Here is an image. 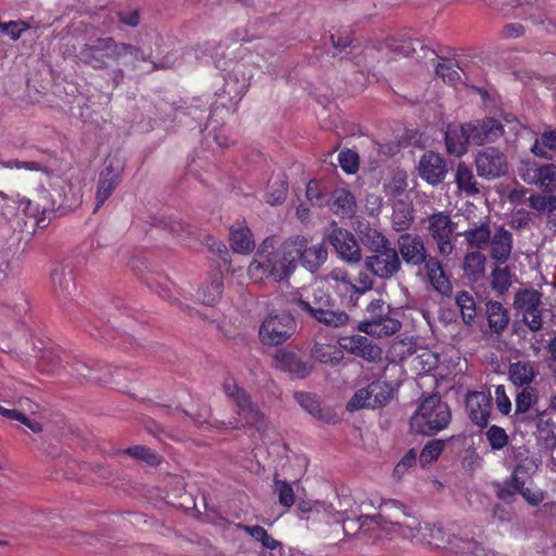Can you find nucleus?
Segmentation results:
<instances>
[{"label": "nucleus", "instance_id": "obj_1", "mask_svg": "<svg viewBox=\"0 0 556 556\" xmlns=\"http://www.w3.org/2000/svg\"><path fill=\"white\" fill-rule=\"evenodd\" d=\"M77 64L96 71L111 70L114 86L124 78V67L135 68L138 61L143 60L142 51L125 42H118L113 37L90 38L77 49Z\"/></svg>", "mask_w": 556, "mask_h": 556}, {"label": "nucleus", "instance_id": "obj_2", "mask_svg": "<svg viewBox=\"0 0 556 556\" xmlns=\"http://www.w3.org/2000/svg\"><path fill=\"white\" fill-rule=\"evenodd\" d=\"M396 250L405 265L412 268H424V275L432 289L444 296L452 294L450 277L443 268V261L438 255H431L425 239L414 232H404L396 240Z\"/></svg>", "mask_w": 556, "mask_h": 556}, {"label": "nucleus", "instance_id": "obj_3", "mask_svg": "<svg viewBox=\"0 0 556 556\" xmlns=\"http://www.w3.org/2000/svg\"><path fill=\"white\" fill-rule=\"evenodd\" d=\"M276 243L275 237H267L262 242L248 267L251 279L255 281L271 279L280 282L294 273V258L288 239L279 245Z\"/></svg>", "mask_w": 556, "mask_h": 556}, {"label": "nucleus", "instance_id": "obj_4", "mask_svg": "<svg viewBox=\"0 0 556 556\" xmlns=\"http://www.w3.org/2000/svg\"><path fill=\"white\" fill-rule=\"evenodd\" d=\"M52 193L45 188L38 191V200H27L25 212L36 219L39 228L47 226L46 219L56 212L63 214L73 210L81 202L80 191L68 180L54 177L50 184Z\"/></svg>", "mask_w": 556, "mask_h": 556}, {"label": "nucleus", "instance_id": "obj_5", "mask_svg": "<svg viewBox=\"0 0 556 556\" xmlns=\"http://www.w3.org/2000/svg\"><path fill=\"white\" fill-rule=\"evenodd\" d=\"M291 304L300 312L306 313L309 317L328 327H342L349 321V315L344 311L334 309L331 295L323 288L313 289L305 296L292 298Z\"/></svg>", "mask_w": 556, "mask_h": 556}, {"label": "nucleus", "instance_id": "obj_6", "mask_svg": "<svg viewBox=\"0 0 556 556\" xmlns=\"http://www.w3.org/2000/svg\"><path fill=\"white\" fill-rule=\"evenodd\" d=\"M452 420L448 405L438 394L424 399L410 417L412 430L425 435H435L447 428Z\"/></svg>", "mask_w": 556, "mask_h": 556}, {"label": "nucleus", "instance_id": "obj_7", "mask_svg": "<svg viewBox=\"0 0 556 556\" xmlns=\"http://www.w3.org/2000/svg\"><path fill=\"white\" fill-rule=\"evenodd\" d=\"M401 327L391 306L382 299H375L366 306V317L358 325L359 331L378 338L390 337Z\"/></svg>", "mask_w": 556, "mask_h": 556}, {"label": "nucleus", "instance_id": "obj_8", "mask_svg": "<svg viewBox=\"0 0 556 556\" xmlns=\"http://www.w3.org/2000/svg\"><path fill=\"white\" fill-rule=\"evenodd\" d=\"M223 391L235 405V412L243 425L264 432L267 429V420L264 413L252 401L251 395L233 381H226Z\"/></svg>", "mask_w": 556, "mask_h": 556}, {"label": "nucleus", "instance_id": "obj_9", "mask_svg": "<svg viewBox=\"0 0 556 556\" xmlns=\"http://www.w3.org/2000/svg\"><path fill=\"white\" fill-rule=\"evenodd\" d=\"M417 543L428 544L438 548L452 545L457 548L462 556H496L475 540H463L457 536L451 538L443 528L429 525L424 527Z\"/></svg>", "mask_w": 556, "mask_h": 556}, {"label": "nucleus", "instance_id": "obj_10", "mask_svg": "<svg viewBox=\"0 0 556 556\" xmlns=\"http://www.w3.org/2000/svg\"><path fill=\"white\" fill-rule=\"evenodd\" d=\"M456 224L445 212H437L428 216V233L437 247L438 256L444 262L450 261L454 253Z\"/></svg>", "mask_w": 556, "mask_h": 556}, {"label": "nucleus", "instance_id": "obj_11", "mask_svg": "<svg viewBox=\"0 0 556 556\" xmlns=\"http://www.w3.org/2000/svg\"><path fill=\"white\" fill-rule=\"evenodd\" d=\"M295 268L301 265L306 270L315 274L327 261L328 252L324 242L313 244L304 236L295 235L288 238Z\"/></svg>", "mask_w": 556, "mask_h": 556}, {"label": "nucleus", "instance_id": "obj_12", "mask_svg": "<svg viewBox=\"0 0 556 556\" xmlns=\"http://www.w3.org/2000/svg\"><path fill=\"white\" fill-rule=\"evenodd\" d=\"M296 330V321L289 313L269 314L260 326V341L267 346H277L289 340Z\"/></svg>", "mask_w": 556, "mask_h": 556}, {"label": "nucleus", "instance_id": "obj_13", "mask_svg": "<svg viewBox=\"0 0 556 556\" xmlns=\"http://www.w3.org/2000/svg\"><path fill=\"white\" fill-rule=\"evenodd\" d=\"M392 399V388L386 381L375 380L366 388L354 393L346 404L349 412L362 408H380L386 406Z\"/></svg>", "mask_w": 556, "mask_h": 556}, {"label": "nucleus", "instance_id": "obj_14", "mask_svg": "<svg viewBox=\"0 0 556 556\" xmlns=\"http://www.w3.org/2000/svg\"><path fill=\"white\" fill-rule=\"evenodd\" d=\"M365 267L374 276L388 280L401 271L402 263L396 248L390 244L379 252L366 256Z\"/></svg>", "mask_w": 556, "mask_h": 556}, {"label": "nucleus", "instance_id": "obj_15", "mask_svg": "<svg viewBox=\"0 0 556 556\" xmlns=\"http://www.w3.org/2000/svg\"><path fill=\"white\" fill-rule=\"evenodd\" d=\"M475 164L477 174L488 180L505 176L508 172L507 156L500 149L493 147L479 151Z\"/></svg>", "mask_w": 556, "mask_h": 556}, {"label": "nucleus", "instance_id": "obj_16", "mask_svg": "<svg viewBox=\"0 0 556 556\" xmlns=\"http://www.w3.org/2000/svg\"><path fill=\"white\" fill-rule=\"evenodd\" d=\"M329 285L340 300V303L348 308L358 306L361 291L346 269L333 268L328 275Z\"/></svg>", "mask_w": 556, "mask_h": 556}, {"label": "nucleus", "instance_id": "obj_17", "mask_svg": "<svg viewBox=\"0 0 556 556\" xmlns=\"http://www.w3.org/2000/svg\"><path fill=\"white\" fill-rule=\"evenodd\" d=\"M328 241L346 264H357L362 261L359 244L350 230L337 227L328 235Z\"/></svg>", "mask_w": 556, "mask_h": 556}, {"label": "nucleus", "instance_id": "obj_18", "mask_svg": "<svg viewBox=\"0 0 556 556\" xmlns=\"http://www.w3.org/2000/svg\"><path fill=\"white\" fill-rule=\"evenodd\" d=\"M465 129L468 131L470 143L473 146L494 142L504 134L502 123L494 117H485L465 123Z\"/></svg>", "mask_w": 556, "mask_h": 556}, {"label": "nucleus", "instance_id": "obj_19", "mask_svg": "<svg viewBox=\"0 0 556 556\" xmlns=\"http://www.w3.org/2000/svg\"><path fill=\"white\" fill-rule=\"evenodd\" d=\"M492 397L490 392L470 391L466 395L465 407L470 421L485 428L490 420Z\"/></svg>", "mask_w": 556, "mask_h": 556}, {"label": "nucleus", "instance_id": "obj_20", "mask_svg": "<svg viewBox=\"0 0 556 556\" xmlns=\"http://www.w3.org/2000/svg\"><path fill=\"white\" fill-rule=\"evenodd\" d=\"M417 169L419 177L431 186L443 182L448 172L446 160L433 151L422 154Z\"/></svg>", "mask_w": 556, "mask_h": 556}, {"label": "nucleus", "instance_id": "obj_21", "mask_svg": "<svg viewBox=\"0 0 556 556\" xmlns=\"http://www.w3.org/2000/svg\"><path fill=\"white\" fill-rule=\"evenodd\" d=\"M343 531L348 534L371 538L378 531L380 522L378 516L362 515L354 510L342 511Z\"/></svg>", "mask_w": 556, "mask_h": 556}, {"label": "nucleus", "instance_id": "obj_22", "mask_svg": "<svg viewBox=\"0 0 556 556\" xmlns=\"http://www.w3.org/2000/svg\"><path fill=\"white\" fill-rule=\"evenodd\" d=\"M341 345L350 353L368 362L381 359L382 350L367 337L361 334L348 337L343 339Z\"/></svg>", "mask_w": 556, "mask_h": 556}, {"label": "nucleus", "instance_id": "obj_23", "mask_svg": "<svg viewBox=\"0 0 556 556\" xmlns=\"http://www.w3.org/2000/svg\"><path fill=\"white\" fill-rule=\"evenodd\" d=\"M53 291L59 301L70 299L76 291L74 269L68 265L56 266L51 273Z\"/></svg>", "mask_w": 556, "mask_h": 556}, {"label": "nucleus", "instance_id": "obj_24", "mask_svg": "<svg viewBox=\"0 0 556 556\" xmlns=\"http://www.w3.org/2000/svg\"><path fill=\"white\" fill-rule=\"evenodd\" d=\"M121 180V169L115 168L112 163L106 164L99 176L94 211L99 210L105 203Z\"/></svg>", "mask_w": 556, "mask_h": 556}, {"label": "nucleus", "instance_id": "obj_25", "mask_svg": "<svg viewBox=\"0 0 556 556\" xmlns=\"http://www.w3.org/2000/svg\"><path fill=\"white\" fill-rule=\"evenodd\" d=\"M539 366L533 361H517L508 365V380L516 388L531 387L538 377Z\"/></svg>", "mask_w": 556, "mask_h": 556}, {"label": "nucleus", "instance_id": "obj_26", "mask_svg": "<svg viewBox=\"0 0 556 556\" xmlns=\"http://www.w3.org/2000/svg\"><path fill=\"white\" fill-rule=\"evenodd\" d=\"M276 367L289 372L291 376L303 379L311 374V366L303 362L295 353L280 350L274 356Z\"/></svg>", "mask_w": 556, "mask_h": 556}, {"label": "nucleus", "instance_id": "obj_27", "mask_svg": "<svg viewBox=\"0 0 556 556\" xmlns=\"http://www.w3.org/2000/svg\"><path fill=\"white\" fill-rule=\"evenodd\" d=\"M490 256L498 264L508 261L513 249V233L503 226L496 228L489 241Z\"/></svg>", "mask_w": 556, "mask_h": 556}, {"label": "nucleus", "instance_id": "obj_28", "mask_svg": "<svg viewBox=\"0 0 556 556\" xmlns=\"http://www.w3.org/2000/svg\"><path fill=\"white\" fill-rule=\"evenodd\" d=\"M229 242L233 252L250 254L255 248V241L245 220H238L230 227Z\"/></svg>", "mask_w": 556, "mask_h": 556}, {"label": "nucleus", "instance_id": "obj_29", "mask_svg": "<svg viewBox=\"0 0 556 556\" xmlns=\"http://www.w3.org/2000/svg\"><path fill=\"white\" fill-rule=\"evenodd\" d=\"M72 368L78 377L86 380L108 383L113 379L111 366L101 362H93L92 365L85 362H76Z\"/></svg>", "mask_w": 556, "mask_h": 556}, {"label": "nucleus", "instance_id": "obj_30", "mask_svg": "<svg viewBox=\"0 0 556 556\" xmlns=\"http://www.w3.org/2000/svg\"><path fill=\"white\" fill-rule=\"evenodd\" d=\"M72 368L78 377L86 380L108 383L113 379L111 366L101 362H93L92 365L85 362H76Z\"/></svg>", "mask_w": 556, "mask_h": 556}, {"label": "nucleus", "instance_id": "obj_31", "mask_svg": "<svg viewBox=\"0 0 556 556\" xmlns=\"http://www.w3.org/2000/svg\"><path fill=\"white\" fill-rule=\"evenodd\" d=\"M327 205L336 215L350 218L355 214L356 200L349 189L336 188L328 199Z\"/></svg>", "mask_w": 556, "mask_h": 556}, {"label": "nucleus", "instance_id": "obj_32", "mask_svg": "<svg viewBox=\"0 0 556 556\" xmlns=\"http://www.w3.org/2000/svg\"><path fill=\"white\" fill-rule=\"evenodd\" d=\"M471 144L468 131L465 129V123L459 125H448L445 131L446 151L455 156H463Z\"/></svg>", "mask_w": 556, "mask_h": 556}, {"label": "nucleus", "instance_id": "obj_33", "mask_svg": "<svg viewBox=\"0 0 556 556\" xmlns=\"http://www.w3.org/2000/svg\"><path fill=\"white\" fill-rule=\"evenodd\" d=\"M485 306V315L490 331L494 334H502L506 330L510 320L507 309L498 301H489Z\"/></svg>", "mask_w": 556, "mask_h": 556}, {"label": "nucleus", "instance_id": "obj_34", "mask_svg": "<svg viewBox=\"0 0 556 556\" xmlns=\"http://www.w3.org/2000/svg\"><path fill=\"white\" fill-rule=\"evenodd\" d=\"M415 220V210L412 203L399 200L393 205L392 228L397 231L408 230Z\"/></svg>", "mask_w": 556, "mask_h": 556}, {"label": "nucleus", "instance_id": "obj_35", "mask_svg": "<svg viewBox=\"0 0 556 556\" xmlns=\"http://www.w3.org/2000/svg\"><path fill=\"white\" fill-rule=\"evenodd\" d=\"M455 182L460 192L473 197L480 192L479 184L475 178L472 169L465 162H459L456 168Z\"/></svg>", "mask_w": 556, "mask_h": 556}, {"label": "nucleus", "instance_id": "obj_36", "mask_svg": "<svg viewBox=\"0 0 556 556\" xmlns=\"http://www.w3.org/2000/svg\"><path fill=\"white\" fill-rule=\"evenodd\" d=\"M542 305V294L534 289H525L516 292L514 306L521 314L534 311Z\"/></svg>", "mask_w": 556, "mask_h": 556}, {"label": "nucleus", "instance_id": "obj_37", "mask_svg": "<svg viewBox=\"0 0 556 556\" xmlns=\"http://www.w3.org/2000/svg\"><path fill=\"white\" fill-rule=\"evenodd\" d=\"M515 396V415L521 416L530 414L534 405L539 402V391L535 387L519 388Z\"/></svg>", "mask_w": 556, "mask_h": 556}, {"label": "nucleus", "instance_id": "obj_38", "mask_svg": "<svg viewBox=\"0 0 556 556\" xmlns=\"http://www.w3.org/2000/svg\"><path fill=\"white\" fill-rule=\"evenodd\" d=\"M235 527L237 530L244 531L245 533H248L256 542H260L262 547L265 549L274 551L281 546V543L274 539L262 526H248L244 523H236Z\"/></svg>", "mask_w": 556, "mask_h": 556}, {"label": "nucleus", "instance_id": "obj_39", "mask_svg": "<svg viewBox=\"0 0 556 556\" xmlns=\"http://www.w3.org/2000/svg\"><path fill=\"white\" fill-rule=\"evenodd\" d=\"M485 256L479 252H469L464 257V273L468 279L478 281L483 275L485 269Z\"/></svg>", "mask_w": 556, "mask_h": 556}, {"label": "nucleus", "instance_id": "obj_40", "mask_svg": "<svg viewBox=\"0 0 556 556\" xmlns=\"http://www.w3.org/2000/svg\"><path fill=\"white\" fill-rule=\"evenodd\" d=\"M402 519L395 523V531L404 539L415 540L417 542L424 527L416 516L410 515L407 510L401 515Z\"/></svg>", "mask_w": 556, "mask_h": 556}, {"label": "nucleus", "instance_id": "obj_41", "mask_svg": "<svg viewBox=\"0 0 556 556\" xmlns=\"http://www.w3.org/2000/svg\"><path fill=\"white\" fill-rule=\"evenodd\" d=\"M224 283L222 278H216L211 282L203 283L198 290L199 300L207 305L214 306L222 298Z\"/></svg>", "mask_w": 556, "mask_h": 556}, {"label": "nucleus", "instance_id": "obj_42", "mask_svg": "<svg viewBox=\"0 0 556 556\" xmlns=\"http://www.w3.org/2000/svg\"><path fill=\"white\" fill-rule=\"evenodd\" d=\"M455 303L459 308L463 323L467 326H471L477 315L473 296L467 291H460L455 296Z\"/></svg>", "mask_w": 556, "mask_h": 556}, {"label": "nucleus", "instance_id": "obj_43", "mask_svg": "<svg viewBox=\"0 0 556 556\" xmlns=\"http://www.w3.org/2000/svg\"><path fill=\"white\" fill-rule=\"evenodd\" d=\"M312 356L320 363L338 365L343 358V353L333 345L315 343L312 349Z\"/></svg>", "mask_w": 556, "mask_h": 556}, {"label": "nucleus", "instance_id": "obj_44", "mask_svg": "<svg viewBox=\"0 0 556 556\" xmlns=\"http://www.w3.org/2000/svg\"><path fill=\"white\" fill-rule=\"evenodd\" d=\"M538 469V464L534 458H522L520 464H516L511 471V477L521 488L532 481V476Z\"/></svg>", "mask_w": 556, "mask_h": 556}, {"label": "nucleus", "instance_id": "obj_45", "mask_svg": "<svg viewBox=\"0 0 556 556\" xmlns=\"http://www.w3.org/2000/svg\"><path fill=\"white\" fill-rule=\"evenodd\" d=\"M464 236L470 248L482 249L489 244L491 230L488 223H482L479 226L468 228Z\"/></svg>", "mask_w": 556, "mask_h": 556}, {"label": "nucleus", "instance_id": "obj_46", "mask_svg": "<svg viewBox=\"0 0 556 556\" xmlns=\"http://www.w3.org/2000/svg\"><path fill=\"white\" fill-rule=\"evenodd\" d=\"M406 510V507L396 500H387L381 503L378 517L394 527L402 519L401 515H404Z\"/></svg>", "mask_w": 556, "mask_h": 556}, {"label": "nucleus", "instance_id": "obj_47", "mask_svg": "<svg viewBox=\"0 0 556 556\" xmlns=\"http://www.w3.org/2000/svg\"><path fill=\"white\" fill-rule=\"evenodd\" d=\"M445 443L446 441L442 439H433L427 442L419 454L420 466L425 468L437 462L445 447Z\"/></svg>", "mask_w": 556, "mask_h": 556}, {"label": "nucleus", "instance_id": "obj_48", "mask_svg": "<svg viewBox=\"0 0 556 556\" xmlns=\"http://www.w3.org/2000/svg\"><path fill=\"white\" fill-rule=\"evenodd\" d=\"M362 241L372 254L391 244L390 240L382 232L370 227L362 232Z\"/></svg>", "mask_w": 556, "mask_h": 556}, {"label": "nucleus", "instance_id": "obj_49", "mask_svg": "<svg viewBox=\"0 0 556 556\" xmlns=\"http://www.w3.org/2000/svg\"><path fill=\"white\" fill-rule=\"evenodd\" d=\"M435 73L448 85H456L460 80L458 66L456 61L452 59H443L435 66Z\"/></svg>", "mask_w": 556, "mask_h": 556}, {"label": "nucleus", "instance_id": "obj_50", "mask_svg": "<svg viewBox=\"0 0 556 556\" xmlns=\"http://www.w3.org/2000/svg\"><path fill=\"white\" fill-rule=\"evenodd\" d=\"M545 192L556 190V166L554 164L541 165L535 185Z\"/></svg>", "mask_w": 556, "mask_h": 556}, {"label": "nucleus", "instance_id": "obj_51", "mask_svg": "<svg viewBox=\"0 0 556 556\" xmlns=\"http://www.w3.org/2000/svg\"><path fill=\"white\" fill-rule=\"evenodd\" d=\"M274 493L278 496L281 506L290 508L295 503V493L292 485L283 480L274 479Z\"/></svg>", "mask_w": 556, "mask_h": 556}, {"label": "nucleus", "instance_id": "obj_52", "mask_svg": "<svg viewBox=\"0 0 556 556\" xmlns=\"http://www.w3.org/2000/svg\"><path fill=\"white\" fill-rule=\"evenodd\" d=\"M125 453L151 466H157L162 462V456L160 454L143 445L130 446L125 450Z\"/></svg>", "mask_w": 556, "mask_h": 556}, {"label": "nucleus", "instance_id": "obj_53", "mask_svg": "<svg viewBox=\"0 0 556 556\" xmlns=\"http://www.w3.org/2000/svg\"><path fill=\"white\" fill-rule=\"evenodd\" d=\"M287 193L288 185L285 181H274L268 184L264 200L270 205L281 204L287 199Z\"/></svg>", "mask_w": 556, "mask_h": 556}, {"label": "nucleus", "instance_id": "obj_54", "mask_svg": "<svg viewBox=\"0 0 556 556\" xmlns=\"http://www.w3.org/2000/svg\"><path fill=\"white\" fill-rule=\"evenodd\" d=\"M485 438L493 451L504 448L509 443V438L504 428L492 425L485 432Z\"/></svg>", "mask_w": 556, "mask_h": 556}, {"label": "nucleus", "instance_id": "obj_55", "mask_svg": "<svg viewBox=\"0 0 556 556\" xmlns=\"http://www.w3.org/2000/svg\"><path fill=\"white\" fill-rule=\"evenodd\" d=\"M338 162L342 170L349 175L356 174L359 168L358 153L351 149L340 151Z\"/></svg>", "mask_w": 556, "mask_h": 556}, {"label": "nucleus", "instance_id": "obj_56", "mask_svg": "<svg viewBox=\"0 0 556 556\" xmlns=\"http://www.w3.org/2000/svg\"><path fill=\"white\" fill-rule=\"evenodd\" d=\"M536 420V430L545 441L555 439L556 425L545 412H536L534 415Z\"/></svg>", "mask_w": 556, "mask_h": 556}, {"label": "nucleus", "instance_id": "obj_57", "mask_svg": "<svg viewBox=\"0 0 556 556\" xmlns=\"http://www.w3.org/2000/svg\"><path fill=\"white\" fill-rule=\"evenodd\" d=\"M294 397L296 402L311 415L318 417L320 419L324 418L321 416L319 402L313 394L307 392H295Z\"/></svg>", "mask_w": 556, "mask_h": 556}, {"label": "nucleus", "instance_id": "obj_58", "mask_svg": "<svg viewBox=\"0 0 556 556\" xmlns=\"http://www.w3.org/2000/svg\"><path fill=\"white\" fill-rule=\"evenodd\" d=\"M306 198L312 205L323 206L328 203V195L320 188V185L317 180L312 179L308 181L306 186Z\"/></svg>", "mask_w": 556, "mask_h": 556}, {"label": "nucleus", "instance_id": "obj_59", "mask_svg": "<svg viewBox=\"0 0 556 556\" xmlns=\"http://www.w3.org/2000/svg\"><path fill=\"white\" fill-rule=\"evenodd\" d=\"M541 165L536 162H522L518 168V176L528 185H535Z\"/></svg>", "mask_w": 556, "mask_h": 556}, {"label": "nucleus", "instance_id": "obj_60", "mask_svg": "<svg viewBox=\"0 0 556 556\" xmlns=\"http://www.w3.org/2000/svg\"><path fill=\"white\" fill-rule=\"evenodd\" d=\"M522 489L523 488H521L517 482L513 480L511 476H509L502 483H497L495 485L496 496L503 501H506L507 498L518 494V492Z\"/></svg>", "mask_w": 556, "mask_h": 556}, {"label": "nucleus", "instance_id": "obj_61", "mask_svg": "<svg viewBox=\"0 0 556 556\" xmlns=\"http://www.w3.org/2000/svg\"><path fill=\"white\" fill-rule=\"evenodd\" d=\"M492 288L500 293L508 290L510 286V274L507 268H495L492 271Z\"/></svg>", "mask_w": 556, "mask_h": 556}, {"label": "nucleus", "instance_id": "obj_62", "mask_svg": "<svg viewBox=\"0 0 556 556\" xmlns=\"http://www.w3.org/2000/svg\"><path fill=\"white\" fill-rule=\"evenodd\" d=\"M417 462V453L415 448H410L395 465L393 476L401 479L409 468L414 467Z\"/></svg>", "mask_w": 556, "mask_h": 556}, {"label": "nucleus", "instance_id": "obj_63", "mask_svg": "<svg viewBox=\"0 0 556 556\" xmlns=\"http://www.w3.org/2000/svg\"><path fill=\"white\" fill-rule=\"evenodd\" d=\"M543 309L540 307L534 311L528 312L522 315V323L527 326L528 330L531 332H538L542 330L544 321H543Z\"/></svg>", "mask_w": 556, "mask_h": 556}, {"label": "nucleus", "instance_id": "obj_64", "mask_svg": "<svg viewBox=\"0 0 556 556\" xmlns=\"http://www.w3.org/2000/svg\"><path fill=\"white\" fill-rule=\"evenodd\" d=\"M556 204V195L535 194L529 198V206L538 212L548 213Z\"/></svg>", "mask_w": 556, "mask_h": 556}]
</instances>
